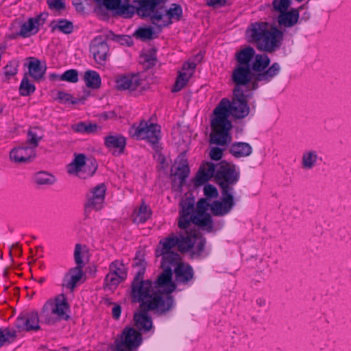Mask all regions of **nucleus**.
Here are the masks:
<instances>
[{
    "instance_id": "obj_61",
    "label": "nucleus",
    "mask_w": 351,
    "mask_h": 351,
    "mask_svg": "<svg viewBox=\"0 0 351 351\" xmlns=\"http://www.w3.org/2000/svg\"><path fill=\"white\" fill-rule=\"evenodd\" d=\"M121 313V308L119 305H115L112 309V314L113 318L119 319Z\"/></svg>"
},
{
    "instance_id": "obj_25",
    "label": "nucleus",
    "mask_w": 351,
    "mask_h": 351,
    "mask_svg": "<svg viewBox=\"0 0 351 351\" xmlns=\"http://www.w3.org/2000/svg\"><path fill=\"white\" fill-rule=\"evenodd\" d=\"M299 17V10L293 8L289 11L280 12L277 17V21L281 27H291L298 22Z\"/></svg>"
},
{
    "instance_id": "obj_1",
    "label": "nucleus",
    "mask_w": 351,
    "mask_h": 351,
    "mask_svg": "<svg viewBox=\"0 0 351 351\" xmlns=\"http://www.w3.org/2000/svg\"><path fill=\"white\" fill-rule=\"evenodd\" d=\"M160 275L152 282L133 280L131 285L132 302L140 303L143 310H156L160 313L169 311L174 305V300L170 294L176 286L172 281H159Z\"/></svg>"
},
{
    "instance_id": "obj_13",
    "label": "nucleus",
    "mask_w": 351,
    "mask_h": 351,
    "mask_svg": "<svg viewBox=\"0 0 351 351\" xmlns=\"http://www.w3.org/2000/svg\"><path fill=\"white\" fill-rule=\"evenodd\" d=\"M115 84L117 90H128L134 96L142 94L146 89L145 81L137 74L119 76Z\"/></svg>"
},
{
    "instance_id": "obj_29",
    "label": "nucleus",
    "mask_w": 351,
    "mask_h": 351,
    "mask_svg": "<svg viewBox=\"0 0 351 351\" xmlns=\"http://www.w3.org/2000/svg\"><path fill=\"white\" fill-rule=\"evenodd\" d=\"M255 55V49L253 47L248 46L238 51L235 55V59L238 65L250 66V62H252Z\"/></svg>"
},
{
    "instance_id": "obj_28",
    "label": "nucleus",
    "mask_w": 351,
    "mask_h": 351,
    "mask_svg": "<svg viewBox=\"0 0 351 351\" xmlns=\"http://www.w3.org/2000/svg\"><path fill=\"white\" fill-rule=\"evenodd\" d=\"M149 311L141 308V311L134 314V319L139 330L147 332L152 327V320L148 315V311Z\"/></svg>"
},
{
    "instance_id": "obj_55",
    "label": "nucleus",
    "mask_w": 351,
    "mask_h": 351,
    "mask_svg": "<svg viewBox=\"0 0 351 351\" xmlns=\"http://www.w3.org/2000/svg\"><path fill=\"white\" fill-rule=\"evenodd\" d=\"M47 4L51 10H61L65 8V3L63 0H48Z\"/></svg>"
},
{
    "instance_id": "obj_59",
    "label": "nucleus",
    "mask_w": 351,
    "mask_h": 351,
    "mask_svg": "<svg viewBox=\"0 0 351 351\" xmlns=\"http://www.w3.org/2000/svg\"><path fill=\"white\" fill-rule=\"evenodd\" d=\"M196 67V64L192 62H185L182 66V71H189L193 73V71Z\"/></svg>"
},
{
    "instance_id": "obj_22",
    "label": "nucleus",
    "mask_w": 351,
    "mask_h": 351,
    "mask_svg": "<svg viewBox=\"0 0 351 351\" xmlns=\"http://www.w3.org/2000/svg\"><path fill=\"white\" fill-rule=\"evenodd\" d=\"M104 145L112 151L113 155L118 156L124 152L126 138L119 134H110L104 137Z\"/></svg>"
},
{
    "instance_id": "obj_57",
    "label": "nucleus",
    "mask_w": 351,
    "mask_h": 351,
    "mask_svg": "<svg viewBox=\"0 0 351 351\" xmlns=\"http://www.w3.org/2000/svg\"><path fill=\"white\" fill-rule=\"evenodd\" d=\"M197 208L198 213H206L208 209H210V204L208 201V198H201L197 203Z\"/></svg>"
},
{
    "instance_id": "obj_52",
    "label": "nucleus",
    "mask_w": 351,
    "mask_h": 351,
    "mask_svg": "<svg viewBox=\"0 0 351 351\" xmlns=\"http://www.w3.org/2000/svg\"><path fill=\"white\" fill-rule=\"evenodd\" d=\"M181 211L180 213L191 215L193 210L194 201L193 199L183 200L180 203Z\"/></svg>"
},
{
    "instance_id": "obj_51",
    "label": "nucleus",
    "mask_w": 351,
    "mask_h": 351,
    "mask_svg": "<svg viewBox=\"0 0 351 351\" xmlns=\"http://www.w3.org/2000/svg\"><path fill=\"white\" fill-rule=\"evenodd\" d=\"M204 194L206 198H217L219 195L218 191L215 186L211 184H206L204 187Z\"/></svg>"
},
{
    "instance_id": "obj_19",
    "label": "nucleus",
    "mask_w": 351,
    "mask_h": 351,
    "mask_svg": "<svg viewBox=\"0 0 351 351\" xmlns=\"http://www.w3.org/2000/svg\"><path fill=\"white\" fill-rule=\"evenodd\" d=\"M163 1L164 0H135V12L143 18L147 17L151 20Z\"/></svg>"
},
{
    "instance_id": "obj_41",
    "label": "nucleus",
    "mask_w": 351,
    "mask_h": 351,
    "mask_svg": "<svg viewBox=\"0 0 351 351\" xmlns=\"http://www.w3.org/2000/svg\"><path fill=\"white\" fill-rule=\"evenodd\" d=\"M51 79H58L62 81H66L71 83H75L78 81V73L75 69H70L65 71L61 75L57 74H51Z\"/></svg>"
},
{
    "instance_id": "obj_38",
    "label": "nucleus",
    "mask_w": 351,
    "mask_h": 351,
    "mask_svg": "<svg viewBox=\"0 0 351 351\" xmlns=\"http://www.w3.org/2000/svg\"><path fill=\"white\" fill-rule=\"evenodd\" d=\"M53 30L58 29V31L69 34L73 32V23L65 19H60L57 21H53L51 23Z\"/></svg>"
},
{
    "instance_id": "obj_16",
    "label": "nucleus",
    "mask_w": 351,
    "mask_h": 351,
    "mask_svg": "<svg viewBox=\"0 0 351 351\" xmlns=\"http://www.w3.org/2000/svg\"><path fill=\"white\" fill-rule=\"evenodd\" d=\"M106 187L99 184L93 188L86 195V211L88 210H100L104 207Z\"/></svg>"
},
{
    "instance_id": "obj_46",
    "label": "nucleus",
    "mask_w": 351,
    "mask_h": 351,
    "mask_svg": "<svg viewBox=\"0 0 351 351\" xmlns=\"http://www.w3.org/2000/svg\"><path fill=\"white\" fill-rule=\"evenodd\" d=\"M123 278H120L118 276L113 274L110 271L106 275L105 278V285L110 289L115 288L120 282L123 281Z\"/></svg>"
},
{
    "instance_id": "obj_17",
    "label": "nucleus",
    "mask_w": 351,
    "mask_h": 351,
    "mask_svg": "<svg viewBox=\"0 0 351 351\" xmlns=\"http://www.w3.org/2000/svg\"><path fill=\"white\" fill-rule=\"evenodd\" d=\"M47 17V14L40 13L34 17L29 18L21 25L17 35L22 38H28L36 34L40 30V27L45 24Z\"/></svg>"
},
{
    "instance_id": "obj_21",
    "label": "nucleus",
    "mask_w": 351,
    "mask_h": 351,
    "mask_svg": "<svg viewBox=\"0 0 351 351\" xmlns=\"http://www.w3.org/2000/svg\"><path fill=\"white\" fill-rule=\"evenodd\" d=\"M172 268H173L176 281L178 283L187 285L193 280L194 271L189 264L182 263L180 259L176 264L172 265Z\"/></svg>"
},
{
    "instance_id": "obj_44",
    "label": "nucleus",
    "mask_w": 351,
    "mask_h": 351,
    "mask_svg": "<svg viewBox=\"0 0 351 351\" xmlns=\"http://www.w3.org/2000/svg\"><path fill=\"white\" fill-rule=\"evenodd\" d=\"M36 90L35 86L34 84L31 83L27 76L25 75L23 78L21 80L20 86H19V92L21 95L22 96H29L33 93H34Z\"/></svg>"
},
{
    "instance_id": "obj_31",
    "label": "nucleus",
    "mask_w": 351,
    "mask_h": 351,
    "mask_svg": "<svg viewBox=\"0 0 351 351\" xmlns=\"http://www.w3.org/2000/svg\"><path fill=\"white\" fill-rule=\"evenodd\" d=\"M193 222L208 232H210L213 230V220L209 213H197L195 216H193Z\"/></svg>"
},
{
    "instance_id": "obj_9",
    "label": "nucleus",
    "mask_w": 351,
    "mask_h": 351,
    "mask_svg": "<svg viewBox=\"0 0 351 351\" xmlns=\"http://www.w3.org/2000/svg\"><path fill=\"white\" fill-rule=\"evenodd\" d=\"M97 169L95 160H88L84 154H74V158L66 166V171L69 175L75 176L81 179L91 177Z\"/></svg>"
},
{
    "instance_id": "obj_11",
    "label": "nucleus",
    "mask_w": 351,
    "mask_h": 351,
    "mask_svg": "<svg viewBox=\"0 0 351 351\" xmlns=\"http://www.w3.org/2000/svg\"><path fill=\"white\" fill-rule=\"evenodd\" d=\"M221 117L218 114H214L211 120V127L213 132L210 134V143L218 145H226L231 142L232 138L229 131L232 128V123L229 120L219 121Z\"/></svg>"
},
{
    "instance_id": "obj_53",
    "label": "nucleus",
    "mask_w": 351,
    "mask_h": 351,
    "mask_svg": "<svg viewBox=\"0 0 351 351\" xmlns=\"http://www.w3.org/2000/svg\"><path fill=\"white\" fill-rule=\"evenodd\" d=\"M74 258L75 263L77 264L76 267H83L84 263L82 261V245L80 244H76L75 247L74 251Z\"/></svg>"
},
{
    "instance_id": "obj_50",
    "label": "nucleus",
    "mask_w": 351,
    "mask_h": 351,
    "mask_svg": "<svg viewBox=\"0 0 351 351\" xmlns=\"http://www.w3.org/2000/svg\"><path fill=\"white\" fill-rule=\"evenodd\" d=\"M136 34L141 39L147 40L152 38L154 31L152 27H141L136 31Z\"/></svg>"
},
{
    "instance_id": "obj_7",
    "label": "nucleus",
    "mask_w": 351,
    "mask_h": 351,
    "mask_svg": "<svg viewBox=\"0 0 351 351\" xmlns=\"http://www.w3.org/2000/svg\"><path fill=\"white\" fill-rule=\"evenodd\" d=\"M69 304L64 294L48 300L40 311L42 321L48 325H53L61 320H68Z\"/></svg>"
},
{
    "instance_id": "obj_15",
    "label": "nucleus",
    "mask_w": 351,
    "mask_h": 351,
    "mask_svg": "<svg viewBox=\"0 0 351 351\" xmlns=\"http://www.w3.org/2000/svg\"><path fill=\"white\" fill-rule=\"evenodd\" d=\"M219 200H214L210 203V212L214 216L222 217L228 215L234 207V193L221 192Z\"/></svg>"
},
{
    "instance_id": "obj_39",
    "label": "nucleus",
    "mask_w": 351,
    "mask_h": 351,
    "mask_svg": "<svg viewBox=\"0 0 351 351\" xmlns=\"http://www.w3.org/2000/svg\"><path fill=\"white\" fill-rule=\"evenodd\" d=\"M97 125L96 123L79 122L72 126V129L77 132L83 134H93L97 132Z\"/></svg>"
},
{
    "instance_id": "obj_3",
    "label": "nucleus",
    "mask_w": 351,
    "mask_h": 351,
    "mask_svg": "<svg viewBox=\"0 0 351 351\" xmlns=\"http://www.w3.org/2000/svg\"><path fill=\"white\" fill-rule=\"evenodd\" d=\"M215 177L221 192L234 193V186L240 179V169L234 164L222 161L217 165L206 162L198 171L195 178V184L202 185Z\"/></svg>"
},
{
    "instance_id": "obj_18",
    "label": "nucleus",
    "mask_w": 351,
    "mask_h": 351,
    "mask_svg": "<svg viewBox=\"0 0 351 351\" xmlns=\"http://www.w3.org/2000/svg\"><path fill=\"white\" fill-rule=\"evenodd\" d=\"M99 3L107 10L125 18H130L135 13V7L130 5L128 0H101Z\"/></svg>"
},
{
    "instance_id": "obj_48",
    "label": "nucleus",
    "mask_w": 351,
    "mask_h": 351,
    "mask_svg": "<svg viewBox=\"0 0 351 351\" xmlns=\"http://www.w3.org/2000/svg\"><path fill=\"white\" fill-rule=\"evenodd\" d=\"M193 217L191 215L180 213L178 226L181 229H186L191 221H193Z\"/></svg>"
},
{
    "instance_id": "obj_24",
    "label": "nucleus",
    "mask_w": 351,
    "mask_h": 351,
    "mask_svg": "<svg viewBox=\"0 0 351 351\" xmlns=\"http://www.w3.org/2000/svg\"><path fill=\"white\" fill-rule=\"evenodd\" d=\"M232 78L236 87L245 86L252 82L250 66H243L237 65L233 70Z\"/></svg>"
},
{
    "instance_id": "obj_33",
    "label": "nucleus",
    "mask_w": 351,
    "mask_h": 351,
    "mask_svg": "<svg viewBox=\"0 0 351 351\" xmlns=\"http://www.w3.org/2000/svg\"><path fill=\"white\" fill-rule=\"evenodd\" d=\"M151 215L150 209L143 202L138 209L134 211L133 221L136 223H145L151 217Z\"/></svg>"
},
{
    "instance_id": "obj_43",
    "label": "nucleus",
    "mask_w": 351,
    "mask_h": 351,
    "mask_svg": "<svg viewBox=\"0 0 351 351\" xmlns=\"http://www.w3.org/2000/svg\"><path fill=\"white\" fill-rule=\"evenodd\" d=\"M36 184L40 185H51L56 182V178L45 171L38 172L34 177Z\"/></svg>"
},
{
    "instance_id": "obj_37",
    "label": "nucleus",
    "mask_w": 351,
    "mask_h": 351,
    "mask_svg": "<svg viewBox=\"0 0 351 351\" xmlns=\"http://www.w3.org/2000/svg\"><path fill=\"white\" fill-rule=\"evenodd\" d=\"M84 80L86 86L91 88H98L101 85V77L95 71H86L84 75Z\"/></svg>"
},
{
    "instance_id": "obj_56",
    "label": "nucleus",
    "mask_w": 351,
    "mask_h": 351,
    "mask_svg": "<svg viewBox=\"0 0 351 351\" xmlns=\"http://www.w3.org/2000/svg\"><path fill=\"white\" fill-rule=\"evenodd\" d=\"M136 265L137 266H140V269L135 275V277L133 280L145 281V280H143V276L145 270V262L142 261L141 260L136 261Z\"/></svg>"
},
{
    "instance_id": "obj_60",
    "label": "nucleus",
    "mask_w": 351,
    "mask_h": 351,
    "mask_svg": "<svg viewBox=\"0 0 351 351\" xmlns=\"http://www.w3.org/2000/svg\"><path fill=\"white\" fill-rule=\"evenodd\" d=\"M72 3L77 12H84V7L82 0H73Z\"/></svg>"
},
{
    "instance_id": "obj_4",
    "label": "nucleus",
    "mask_w": 351,
    "mask_h": 351,
    "mask_svg": "<svg viewBox=\"0 0 351 351\" xmlns=\"http://www.w3.org/2000/svg\"><path fill=\"white\" fill-rule=\"evenodd\" d=\"M247 41L254 44L258 50L272 53L279 49L284 34L277 27L265 21L252 23L247 28Z\"/></svg>"
},
{
    "instance_id": "obj_62",
    "label": "nucleus",
    "mask_w": 351,
    "mask_h": 351,
    "mask_svg": "<svg viewBox=\"0 0 351 351\" xmlns=\"http://www.w3.org/2000/svg\"><path fill=\"white\" fill-rule=\"evenodd\" d=\"M206 3L209 6L217 8L224 5L225 0H207Z\"/></svg>"
},
{
    "instance_id": "obj_12",
    "label": "nucleus",
    "mask_w": 351,
    "mask_h": 351,
    "mask_svg": "<svg viewBox=\"0 0 351 351\" xmlns=\"http://www.w3.org/2000/svg\"><path fill=\"white\" fill-rule=\"evenodd\" d=\"M142 342L141 334L133 328H125L115 340L113 351H136Z\"/></svg>"
},
{
    "instance_id": "obj_49",
    "label": "nucleus",
    "mask_w": 351,
    "mask_h": 351,
    "mask_svg": "<svg viewBox=\"0 0 351 351\" xmlns=\"http://www.w3.org/2000/svg\"><path fill=\"white\" fill-rule=\"evenodd\" d=\"M18 64L16 62H10L4 67V75L9 79L17 73Z\"/></svg>"
},
{
    "instance_id": "obj_32",
    "label": "nucleus",
    "mask_w": 351,
    "mask_h": 351,
    "mask_svg": "<svg viewBox=\"0 0 351 351\" xmlns=\"http://www.w3.org/2000/svg\"><path fill=\"white\" fill-rule=\"evenodd\" d=\"M28 70L29 75L35 80H40L42 79L45 73V68L43 69L40 65V62L35 58H29Z\"/></svg>"
},
{
    "instance_id": "obj_64",
    "label": "nucleus",
    "mask_w": 351,
    "mask_h": 351,
    "mask_svg": "<svg viewBox=\"0 0 351 351\" xmlns=\"http://www.w3.org/2000/svg\"><path fill=\"white\" fill-rule=\"evenodd\" d=\"M44 280H45V279H44V278H41V279L39 280V282H40V283H42V282H44Z\"/></svg>"
},
{
    "instance_id": "obj_36",
    "label": "nucleus",
    "mask_w": 351,
    "mask_h": 351,
    "mask_svg": "<svg viewBox=\"0 0 351 351\" xmlns=\"http://www.w3.org/2000/svg\"><path fill=\"white\" fill-rule=\"evenodd\" d=\"M192 76V73L189 71H179L174 86L171 92L176 93L181 90L188 83Z\"/></svg>"
},
{
    "instance_id": "obj_8",
    "label": "nucleus",
    "mask_w": 351,
    "mask_h": 351,
    "mask_svg": "<svg viewBox=\"0 0 351 351\" xmlns=\"http://www.w3.org/2000/svg\"><path fill=\"white\" fill-rule=\"evenodd\" d=\"M130 136L136 140H146L152 145L158 143L160 136V126L145 120L134 123L129 129Z\"/></svg>"
},
{
    "instance_id": "obj_2",
    "label": "nucleus",
    "mask_w": 351,
    "mask_h": 351,
    "mask_svg": "<svg viewBox=\"0 0 351 351\" xmlns=\"http://www.w3.org/2000/svg\"><path fill=\"white\" fill-rule=\"evenodd\" d=\"M195 242V237L185 235V233H172L159 241L156 250V256H162L161 267L163 271L160 274L159 281L169 282L172 278V265L180 259V255L171 250L177 247L180 252H187L191 250Z\"/></svg>"
},
{
    "instance_id": "obj_26",
    "label": "nucleus",
    "mask_w": 351,
    "mask_h": 351,
    "mask_svg": "<svg viewBox=\"0 0 351 351\" xmlns=\"http://www.w3.org/2000/svg\"><path fill=\"white\" fill-rule=\"evenodd\" d=\"M83 276L82 268L75 267L71 268L63 278V286L73 291L77 282L82 279Z\"/></svg>"
},
{
    "instance_id": "obj_45",
    "label": "nucleus",
    "mask_w": 351,
    "mask_h": 351,
    "mask_svg": "<svg viewBox=\"0 0 351 351\" xmlns=\"http://www.w3.org/2000/svg\"><path fill=\"white\" fill-rule=\"evenodd\" d=\"M41 139L42 136L38 134V130L36 128L29 130L27 136V143L29 147H33L34 149L36 150Z\"/></svg>"
},
{
    "instance_id": "obj_35",
    "label": "nucleus",
    "mask_w": 351,
    "mask_h": 351,
    "mask_svg": "<svg viewBox=\"0 0 351 351\" xmlns=\"http://www.w3.org/2000/svg\"><path fill=\"white\" fill-rule=\"evenodd\" d=\"M16 337V331L14 329L0 328V348L13 343Z\"/></svg>"
},
{
    "instance_id": "obj_27",
    "label": "nucleus",
    "mask_w": 351,
    "mask_h": 351,
    "mask_svg": "<svg viewBox=\"0 0 351 351\" xmlns=\"http://www.w3.org/2000/svg\"><path fill=\"white\" fill-rule=\"evenodd\" d=\"M322 158L319 157L318 153L314 149H306L302 155L301 166L305 170L313 169Z\"/></svg>"
},
{
    "instance_id": "obj_5",
    "label": "nucleus",
    "mask_w": 351,
    "mask_h": 351,
    "mask_svg": "<svg viewBox=\"0 0 351 351\" xmlns=\"http://www.w3.org/2000/svg\"><path fill=\"white\" fill-rule=\"evenodd\" d=\"M251 96V94L245 95L241 87H235L232 101L223 98L215 108L213 114L221 116L219 117L221 122L229 120L230 115L237 119H244L250 114V108L247 98Z\"/></svg>"
},
{
    "instance_id": "obj_47",
    "label": "nucleus",
    "mask_w": 351,
    "mask_h": 351,
    "mask_svg": "<svg viewBox=\"0 0 351 351\" xmlns=\"http://www.w3.org/2000/svg\"><path fill=\"white\" fill-rule=\"evenodd\" d=\"M291 5V0H273L274 10L279 13L287 11Z\"/></svg>"
},
{
    "instance_id": "obj_30",
    "label": "nucleus",
    "mask_w": 351,
    "mask_h": 351,
    "mask_svg": "<svg viewBox=\"0 0 351 351\" xmlns=\"http://www.w3.org/2000/svg\"><path fill=\"white\" fill-rule=\"evenodd\" d=\"M229 152L234 158H244L251 155L252 147L247 143L234 142L230 145Z\"/></svg>"
},
{
    "instance_id": "obj_23",
    "label": "nucleus",
    "mask_w": 351,
    "mask_h": 351,
    "mask_svg": "<svg viewBox=\"0 0 351 351\" xmlns=\"http://www.w3.org/2000/svg\"><path fill=\"white\" fill-rule=\"evenodd\" d=\"M95 60L99 64H103L107 58L109 47L107 43L101 38H95L92 42L90 48Z\"/></svg>"
},
{
    "instance_id": "obj_40",
    "label": "nucleus",
    "mask_w": 351,
    "mask_h": 351,
    "mask_svg": "<svg viewBox=\"0 0 351 351\" xmlns=\"http://www.w3.org/2000/svg\"><path fill=\"white\" fill-rule=\"evenodd\" d=\"M109 271L118 276L120 278L125 280L127 278V269L120 261L116 260L112 262L109 265Z\"/></svg>"
},
{
    "instance_id": "obj_6",
    "label": "nucleus",
    "mask_w": 351,
    "mask_h": 351,
    "mask_svg": "<svg viewBox=\"0 0 351 351\" xmlns=\"http://www.w3.org/2000/svg\"><path fill=\"white\" fill-rule=\"evenodd\" d=\"M270 62L271 60L267 55L256 53L250 66L251 71L256 73L250 84L252 90L258 88L259 82L263 84L268 83L280 73L281 69L280 64L274 62L269 66Z\"/></svg>"
},
{
    "instance_id": "obj_54",
    "label": "nucleus",
    "mask_w": 351,
    "mask_h": 351,
    "mask_svg": "<svg viewBox=\"0 0 351 351\" xmlns=\"http://www.w3.org/2000/svg\"><path fill=\"white\" fill-rule=\"evenodd\" d=\"M57 99L62 104H76V101L73 99L71 94L63 91L58 92Z\"/></svg>"
},
{
    "instance_id": "obj_42",
    "label": "nucleus",
    "mask_w": 351,
    "mask_h": 351,
    "mask_svg": "<svg viewBox=\"0 0 351 351\" xmlns=\"http://www.w3.org/2000/svg\"><path fill=\"white\" fill-rule=\"evenodd\" d=\"M185 235H191L195 237V242L193 246L191 248H193L192 254L194 256H199L204 251L206 240L202 237H197V235L193 232L189 233L188 232H185Z\"/></svg>"
},
{
    "instance_id": "obj_34",
    "label": "nucleus",
    "mask_w": 351,
    "mask_h": 351,
    "mask_svg": "<svg viewBox=\"0 0 351 351\" xmlns=\"http://www.w3.org/2000/svg\"><path fill=\"white\" fill-rule=\"evenodd\" d=\"M190 169L186 160H182L177 167L173 176L179 180V186H182L185 182L186 178L189 176Z\"/></svg>"
},
{
    "instance_id": "obj_14",
    "label": "nucleus",
    "mask_w": 351,
    "mask_h": 351,
    "mask_svg": "<svg viewBox=\"0 0 351 351\" xmlns=\"http://www.w3.org/2000/svg\"><path fill=\"white\" fill-rule=\"evenodd\" d=\"M15 327L19 331H38L40 329L38 313L36 311H24L15 321Z\"/></svg>"
},
{
    "instance_id": "obj_20",
    "label": "nucleus",
    "mask_w": 351,
    "mask_h": 351,
    "mask_svg": "<svg viewBox=\"0 0 351 351\" xmlns=\"http://www.w3.org/2000/svg\"><path fill=\"white\" fill-rule=\"evenodd\" d=\"M36 150L26 145L14 147L10 152V158L16 163H27L36 157Z\"/></svg>"
},
{
    "instance_id": "obj_10",
    "label": "nucleus",
    "mask_w": 351,
    "mask_h": 351,
    "mask_svg": "<svg viewBox=\"0 0 351 351\" xmlns=\"http://www.w3.org/2000/svg\"><path fill=\"white\" fill-rule=\"evenodd\" d=\"M182 14L183 11L180 5L172 3L167 8L163 2L156 14L153 15L151 22L154 25L162 28L170 25L174 21H180Z\"/></svg>"
},
{
    "instance_id": "obj_63",
    "label": "nucleus",
    "mask_w": 351,
    "mask_h": 351,
    "mask_svg": "<svg viewBox=\"0 0 351 351\" xmlns=\"http://www.w3.org/2000/svg\"><path fill=\"white\" fill-rule=\"evenodd\" d=\"M256 304L260 307H264L267 304V301L263 298H259L256 301Z\"/></svg>"
},
{
    "instance_id": "obj_58",
    "label": "nucleus",
    "mask_w": 351,
    "mask_h": 351,
    "mask_svg": "<svg viewBox=\"0 0 351 351\" xmlns=\"http://www.w3.org/2000/svg\"><path fill=\"white\" fill-rule=\"evenodd\" d=\"M223 149L219 147H213L210 152V156L214 160H219L222 158Z\"/></svg>"
}]
</instances>
